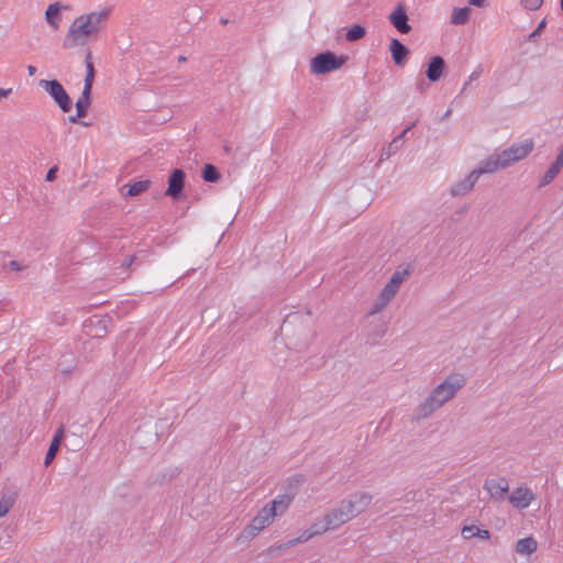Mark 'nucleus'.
<instances>
[{
	"mask_svg": "<svg viewBox=\"0 0 563 563\" xmlns=\"http://www.w3.org/2000/svg\"><path fill=\"white\" fill-rule=\"evenodd\" d=\"M109 15L110 9L106 8L98 12L78 16L70 25L64 38V47L70 48L77 45H85L89 37L97 36L103 29Z\"/></svg>",
	"mask_w": 563,
	"mask_h": 563,
	"instance_id": "obj_1",
	"label": "nucleus"
},
{
	"mask_svg": "<svg viewBox=\"0 0 563 563\" xmlns=\"http://www.w3.org/2000/svg\"><path fill=\"white\" fill-rule=\"evenodd\" d=\"M387 308V285L382 288L379 297L365 318L366 344L376 345L386 334L384 311Z\"/></svg>",
	"mask_w": 563,
	"mask_h": 563,
	"instance_id": "obj_2",
	"label": "nucleus"
},
{
	"mask_svg": "<svg viewBox=\"0 0 563 563\" xmlns=\"http://www.w3.org/2000/svg\"><path fill=\"white\" fill-rule=\"evenodd\" d=\"M464 383L465 378L461 374H453L446 377V379L441 383L424 401L421 408L422 413L427 416L442 407L446 401L454 397Z\"/></svg>",
	"mask_w": 563,
	"mask_h": 563,
	"instance_id": "obj_3",
	"label": "nucleus"
},
{
	"mask_svg": "<svg viewBox=\"0 0 563 563\" xmlns=\"http://www.w3.org/2000/svg\"><path fill=\"white\" fill-rule=\"evenodd\" d=\"M532 150V140H525L523 142L503 151L500 154L487 158L482 165V172L494 173L498 169L506 168L511 164L527 157Z\"/></svg>",
	"mask_w": 563,
	"mask_h": 563,
	"instance_id": "obj_4",
	"label": "nucleus"
},
{
	"mask_svg": "<svg viewBox=\"0 0 563 563\" xmlns=\"http://www.w3.org/2000/svg\"><path fill=\"white\" fill-rule=\"evenodd\" d=\"M346 59L344 55L338 56L331 51H325L311 58L310 71L314 75H324L341 68Z\"/></svg>",
	"mask_w": 563,
	"mask_h": 563,
	"instance_id": "obj_5",
	"label": "nucleus"
},
{
	"mask_svg": "<svg viewBox=\"0 0 563 563\" xmlns=\"http://www.w3.org/2000/svg\"><path fill=\"white\" fill-rule=\"evenodd\" d=\"M40 86L53 98L63 112H69L71 110V99L58 80L42 79Z\"/></svg>",
	"mask_w": 563,
	"mask_h": 563,
	"instance_id": "obj_6",
	"label": "nucleus"
},
{
	"mask_svg": "<svg viewBox=\"0 0 563 563\" xmlns=\"http://www.w3.org/2000/svg\"><path fill=\"white\" fill-rule=\"evenodd\" d=\"M275 518V512L271 511L267 505H265L258 514L253 518L251 523L240 534L239 539L250 540L253 539L260 531L269 526Z\"/></svg>",
	"mask_w": 563,
	"mask_h": 563,
	"instance_id": "obj_7",
	"label": "nucleus"
},
{
	"mask_svg": "<svg viewBox=\"0 0 563 563\" xmlns=\"http://www.w3.org/2000/svg\"><path fill=\"white\" fill-rule=\"evenodd\" d=\"M350 503L346 499H343L338 507L333 508L325 516L330 521V525L338 529L342 525L349 522L351 519L355 517Z\"/></svg>",
	"mask_w": 563,
	"mask_h": 563,
	"instance_id": "obj_8",
	"label": "nucleus"
},
{
	"mask_svg": "<svg viewBox=\"0 0 563 563\" xmlns=\"http://www.w3.org/2000/svg\"><path fill=\"white\" fill-rule=\"evenodd\" d=\"M484 490L494 501H501L509 490V483L506 478L487 479L484 483Z\"/></svg>",
	"mask_w": 563,
	"mask_h": 563,
	"instance_id": "obj_9",
	"label": "nucleus"
},
{
	"mask_svg": "<svg viewBox=\"0 0 563 563\" xmlns=\"http://www.w3.org/2000/svg\"><path fill=\"white\" fill-rule=\"evenodd\" d=\"M534 499L532 490L526 486L517 487L509 496V503L517 509H526Z\"/></svg>",
	"mask_w": 563,
	"mask_h": 563,
	"instance_id": "obj_10",
	"label": "nucleus"
},
{
	"mask_svg": "<svg viewBox=\"0 0 563 563\" xmlns=\"http://www.w3.org/2000/svg\"><path fill=\"white\" fill-rule=\"evenodd\" d=\"M185 173L183 169H174L168 179V187L165 192L166 196L177 200L184 189Z\"/></svg>",
	"mask_w": 563,
	"mask_h": 563,
	"instance_id": "obj_11",
	"label": "nucleus"
},
{
	"mask_svg": "<svg viewBox=\"0 0 563 563\" xmlns=\"http://www.w3.org/2000/svg\"><path fill=\"white\" fill-rule=\"evenodd\" d=\"M389 20L393 25L401 33H408L410 31V25L407 23L408 16L406 10L398 5L393 13L389 15Z\"/></svg>",
	"mask_w": 563,
	"mask_h": 563,
	"instance_id": "obj_12",
	"label": "nucleus"
},
{
	"mask_svg": "<svg viewBox=\"0 0 563 563\" xmlns=\"http://www.w3.org/2000/svg\"><path fill=\"white\" fill-rule=\"evenodd\" d=\"M346 500L352 506L351 508L356 517L357 515L363 512L366 509V507L371 504L372 496L366 493H356V494H353Z\"/></svg>",
	"mask_w": 563,
	"mask_h": 563,
	"instance_id": "obj_13",
	"label": "nucleus"
},
{
	"mask_svg": "<svg viewBox=\"0 0 563 563\" xmlns=\"http://www.w3.org/2000/svg\"><path fill=\"white\" fill-rule=\"evenodd\" d=\"M294 499L292 495H278L274 500L266 504L271 511L275 512V517L283 515L290 506Z\"/></svg>",
	"mask_w": 563,
	"mask_h": 563,
	"instance_id": "obj_14",
	"label": "nucleus"
},
{
	"mask_svg": "<svg viewBox=\"0 0 563 563\" xmlns=\"http://www.w3.org/2000/svg\"><path fill=\"white\" fill-rule=\"evenodd\" d=\"M483 173L484 172H482V167L477 170H473L466 179L457 183L452 188V194L453 195H463V194H466L467 191H470L473 188L474 184L476 183L478 176Z\"/></svg>",
	"mask_w": 563,
	"mask_h": 563,
	"instance_id": "obj_15",
	"label": "nucleus"
},
{
	"mask_svg": "<svg viewBox=\"0 0 563 563\" xmlns=\"http://www.w3.org/2000/svg\"><path fill=\"white\" fill-rule=\"evenodd\" d=\"M411 273V266L406 265L397 269L391 279L389 280V296L395 294L399 285L409 277Z\"/></svg>",
	"mask_w": 563,
	"mask_h": 563,
	"instance_id": "obj_16",
	"label": "nucleus"
},
{
	"mask_svg": "<svg viewBox=\"0 0 563 563\" xmlns=\"http://www.w3.org/2000/svg\"><path fill=\"white\" fill-rule=\"evenodd\" d=\"M444 70V60L439 57H432L427 69V77L431 81H437L441 78Z\"/></svg>",
	"mask_w": 563,
	"mask_h": 563,
	"instance_id": "obj_17",
	"label": "nucleus"
},
{
	"mask_svg": "<svg viewBox=\"0 0 563 563\" xmlns=\"http://www.w3.org/2000/svg\"><path fill=\"white\" fill-rule=\"evenodd\" d=\"M393 59L397 65H404L407 60L409 51L398 40H393L390 44Z\"/></svg>",
	"mask_w": 563,
	"mask_h": 563,
	"instance_id": "obj_18",
	"label": "nucleus"
},
{
	"mask_svg": "<svg viewBox=\"0 0 563 563\" xmlns=\"http://www.w3.org/2000/svg\"><path fill=\"white\" fill-rule=\"evenodd\" d=\"M461 534L464 539L477 537L483 540H488L490 538V532L487 529H482L476 525L464 526Z\"/></svg>",
	"mask_w": 563,
	"mask_h": 563,
	"instance_id": "obj_19",
	"label": "nucleus"
},
{
	"mask_svg": "<svg viewBox=\"0 0 563 563\" xmlns=\"http://www.w3.org/2000/svg\"><path fill=\"white\" fill-rule=\"evenodd\" d=\"M538 542L532 537L519 539L516 543V551L521 555H530L537 551Z\"/></svg>",
	"mask_w": 563,
	"mask_h": 563,
	"instance_id": "obj_20",
	"label": "nucleus"
},
{
	"mask_svg": "<svg viewBox=\"0 0 563 563\" xmlns=\"http://www.w3.org/2000/svg\"><path fill=\"white\" fill-rule=\"evenodd\" d=\"M91 103V89L84 88L81 96L76 101V110L78 111V117H86L88 109Z\"/></svg>",
	"mask_w": 563,
	"mask_h": 563,
	"instance_id": "obj_21",
	"label": "nucleus"
},
{
	"mask_svg": "<svg viewBox=\"0 0 563 563\" xmlns=\"http://www.w3.org/2000/svg\"><path fill=\"white\" fill-rule=\"evenodd\" d=\"M471 15V9L467 7L464 8H454L451 14V23L454 25L465 24Z\"/></svg>",
	"mask_w": 563,
	"mask_h": 563,
	"instance_id": "obj_22",
	"label": "nucleus"
},
{
	"mask_svg": "<svg viewBox=\"0 0 563 563\" xmlns=\"http://www.w3.org/2000/svg\"><path fill=\"white\" fill-rule=\"evenodd\" d=\"M16 501V493L3 494L0 498V518L4 517Z\"/></svg>",
	"mask_w": 563,
	"mask_h": 563,
	"instance_id": "obj_23",
	"label": "nucleus"
},
{
	"mask_svg": "<svg viewBox=\"0 0 563 563\" xmlns=\"http://www.w3.org/2000/svg\"><path fill=\"white\" fill-rule=\"evenodd\" d=\"M59 12L60 4L58 2L49 4L45 11V19L53 29L58 27L57 19L59 16Z\"/></svg>",
	"mask_w": 563,
	"mask_h": 563,
	"instance_id": "obj_24",
	"label": "nucleus"
},
{
	"mask_svg": "<svg viewBox=\"0 0 563 563\" xmlns=\"http://www.w3.org/2000/svg\"><path fill=\"white\" fill-rule=\"evenodd\" d=\"M86 69H87V73L85 76L84 88L92 89V84L95 80V67L91 62V53L90 52H88L86 55Z\"/></svg>",
	"mask_w": 563,
	"mask_h": 563,
	"instance_id": "obj_25",
	"label": "nucleus"
},
{
	"mask_svg": "<svg viewBox=\"0 0 563 563\" xmlns=\"http://www.w3.org/2000/svg\"><path fill=\"white\" fill-rule=\"evenodd\" d=\"M328 530H334V528L330 525V521L327 518V516H324L322 520L317 521L313 525H311V527L309 529V531L311 532L312 536L321 534Z\"/></svg>",
	"mask_w": 563,
	"mask_h": 563,
	"instance_id": "obj_26",
	"label": "nucleus"
},
{
	"mask_svg": "<svg viewBox=\"0 0 563 563\" xmlns=\"http://www.w3.org/2000/svg\"><path fill=\"white\" fill-rule=\"evenodd\" d=\"M221 175L216 166L212 164H206L202 169V178L208 183H216L220 179Z\"/></svg>",
	"mask_w": 563,
	"mask_h": 563,
	"instance_id": "obj_27",
	"label": "nucleus"
},
{
	"mask_svg": "<svg viewBox=\"0 0 563 563\" xmlns=\"http://www.w3.org/2000/svg\"><path fill=\"white\" fill-rule=\"evenodd\" d=\"M151 181L148 179L139 180L129 186L128 195L129 196H139L140 194L146 191L150 188Z\"/></svg>",
	"mask_w": 563,
	"mask_h": 563,
	"instance_id": "obj_28",
	"label": "nucleus"
},
{
	"mask_svg": "<svg viewBox=\"0 0 563 563\" xmlns=\"http://www.w3.org/2000/svg\"><path fill=\"white\" fill-rule=\"evenodd\" d=\"M365 34H366L365 27L356 24L347 30V32L345 34V38L347 42H355V41L363 38L365 36Z\"/></svg>",
	"mask_w": 563,
	"mask_h": 563,
	"instance_id": "obj_29",
	"label": "nucleus"
},
{
	"mask_svg": "<svg viewBox=\"0 0 563 563\" xmlns=\"http://www.w3.org/2000/svg\"><path fill=\"white\" fill-rule=\"evenodd\" d=\"M59 446L60 445L57 444V440L51 442V445L46 452L45 460H44L45 466H48L53 462V460L55 459V456L59 450Z\"/></svg>",
	"mask_w": 563,
	"mask_h": 563,
	"instance_id": "obj_30",
	"label": "nucleus"
},
{
	"mask_svg": "<svg viewBox=\"0 0 563 563\" xmlns=\"http://www.w3.org/2000/svg\"><path fill=\"white\" fill-rule=\"evenodd\" d=\"M543 0H521V4L528 10H537L542 5Z\"/></svg>",
	"mask_w": 563,
	"mask_h": 563,
	"instance_id": "obj_31",
	"label": "nucleus"
},
{
	"mask_svg": "<svg viewBox=\"0 0 563 563\" xmlns=\"http://www.w3.org/2000/svg\"><path fill=\"white\" fill-rule=\"evenodd\" d=\"M559 170L558 169H554L553 166H551L549 168V170L545 173L544 175V181L543 184H548L549 181H551L556 175H558Z\"/></svg>",
	"mask_w": 563,
	"mask_h": 563,
	"instance_id": "obj_32",
	"label": "nucleus"
},
{
	"mask_svg": "<svg viewBox=\"0 0 563 563\" xmlns=\"http://www.w3.org/2000/svg\"><path fill=\"white\" fill-rule=\"evenodd\" d=\"M313 536L311 534V532L308 530L306 532H303L299 538L295 539L294 541H291L290 543L291 544H295V543H298V542H305V541H308L310 538H312Z\"/></svg>",
	"mask_w": 563,
	"mask_h": 563,
	"instance_id": "obj_33",
	"label": "nucleus"
},
{
	"mask_svg": "<svg viewBox=\"0 0 563 563\" xmlns=\"http://www.w3.org/2000/svg\"><path fill=\"white\" fill-rule=\"evenodd\" d=\"M56 173H57V167L56 166L49 168L47 174H46V180L47 181H53L56 178Z\"/></svg>",
	"mask_w": 563,
	"mask_h": 563,
	"instance_id": "obj_34",
	"label": "nucleus"
},
{
	"mask_svg": "<svg viewBox=\"0 0 563 563\" xmlns=\"http://www.w3.org/2000/svg\"><path fill=\"white\" fill-rule=\"evenodd\" d=\"M63 438H64V429H63V427H60V428L56 431V433H55V435H54V438H53V440H52V441H56V440H57V444H59V445H60Z\"/></svg>",
	"mask_w": 563,
	"mask_h": 563,
	"instance_id": "obj_35",
	"label": "nucleus"
},
{
	"mask_svg": "<svg viewBox=\"0 0 563 563\" xmlns=\"http://www.w3.org/2000/svg\"><path fill=\"white\" fill-rule=\"evenodd\" d=\"M8 265L10 267V269L15 271V272L22 271V268H23L22 265L18 261H11V262H9Z\"/></svg>",
	"mask_w": 563,
	"mask_h": 563,
	"instance_id": "obj_36",
	"label": "nucleus"
},
{
	"mask_svg": "<svg viewBox=\"0 0 563 563\" xmlns=\"http://www.w3.org/2000/svg\"><path fill=\"white\" fill-rule=\"evenodd\" d=\"M468 2L471 5L481 8L485 5L486 0H468Z\"/></svg>",
	"mask_w": 563,
	"mask_h": 563,
	"instance_id": "obj_37",
	"label": "nucleus"
},
{
	"mask_svg": "<svg viewBox=\"0 0 563 563\" xmlns=\"http://www.w3.org/2000/svg\"><path fill=\"white\" fill-rule=\"evenodd\" d=\"M11 92H12L11 88H8V89L0 88V99L8 97Z\"/></svg>",
	"mask_w": 563,
	"mask_h": 563,
	"instance_id": "obj_38",
	"label": "nucleus"
},
{
	"mask_svg": "<svg viewBox=\"0 0 563 563\" xmlns=\"http://www.w3.org/2000/svg\"><path fill=\"white\" fill-rule=\"evenodd\" d=\"M81 118L82 117H78V111L76 110V114L68 117V121L71 123H79V119Z\"/></svg>",
	"mask_w": 563,
	"mask_h": 563,
	"instance_id": "obj_39",
	"label": "nucleus"
},
{
	"mask_svg": "<svg viewBox=\"0 0 563 563\" xmlns=\"http://www.w3.org/2000/svg\"><path fill=\"white\" fill-rule=\"evenodd\" d=\"M134 260H135L134 255L130 256L126 261L123 262L122 265L125 266L126 268H129L133 264Z\"/></svg>",
	"mask_w": 563,
	"mask_h": 563,
	"instance_id": "obj_40",
	"label": "nucleus"
},
{
	"mask_svg": "<svg viewBox=\"0 0 563 563\" xmlns=\"http://www.w3.org/2000/svg\"><path fill=\"white\" fill-rule=\"evenodd\" d=\"M27 73L30 76H34L36 74V67L33 65L27 66Z\"/></svg>",
	"mask_w": 563,
	"mask_h": 563,
	"instance_id": "obj_41",
	"label": "nucleus"
},
{
	"mask_svg": "<svg viewBox=\"0 0 563 563\" xmlns=\"http://www.w3.org/2000/svg\"><path fill=\"white\" fill-rule=\"evenodd\" d=\"M544 25H545V21H544V20H542V21L540 22L539 26H538V30H541L542 27H544Z\"/></svg>",
	"mask_w": 563,
	"mask_h": 563,
	"instance_id": "obj_42",
	"label": "nucleus"
},
{
	"mask_svg": "<svg viewBox=\"0 0 563 563\" xmlns=\"http://www.w3.org/2000/svg\"><path fill=\"white\" fill-rule=\"evenodd\" d=\"M224 150H225V152H228V153H229V152H230V150H231V147H230L229 145H225V146H224Z\"/></svg>",
	"mask_w": 563,
	"mask_h": 563,
	"instance_id": "obj_43",
	"label": "nucleus"
},
{
	"mask_svg": "<svg viewBox=\"0 0 563 563\" xmlns=\"http://www.w3.org/2000/svg\"><path fill=\"white\" fill-rule=\"evenodd\" d=\"M184 60H186V57L179 56V62H184Z\"/></svg>",
	"mask_w": 563,
	"mask_h": 563,
	"instance_id": "obj_44",
	"label": "nucleus"
},
{
	"mask_svg": "<svg viewBox=\"0 0 563 563\" xmlns=\"http://www.w3.org/2000/svg\"><path fill=\"white\" fill-rule=\"evenodd\" d=\"M221 23H222V24H227V23H228V20L223 19V20H221Z\"/></svg>",
	"mask_w": 563,
	"mask_h": 563,
	"instance_id": "obj_45",
	"label": "nucleus"
},
{
	"mask_svg": "<svg viewBox=\"0 0 563 563\" xmlns=\"http://www.w3.org/2000/svg\"><path fill=\"white\" fill-rule=\"evenodd\" d=\"M81 124H82L84 126H88V125H89V123H87V122H81Z\"/></svg>",
	"mask_w": 563,
	"mask_h": 563,
	"instance_id": "obj_46",
	"label": "nucleus"
},
{
	"mask_svg": "<svg viewBox=\"0 0 563 563\" xmlns=\"http://www.w3.org/2000/svg\"><path fill=\"white\" fill-rule=\"evenodd\" d=\"M561 8H562V11H563V0H561Z\"/></svg>",
	"mask_w": 563,
	"mask_h": 563,
	"instance_id": "obj_47",
	"label": "nucleus"
}]
</instances>
